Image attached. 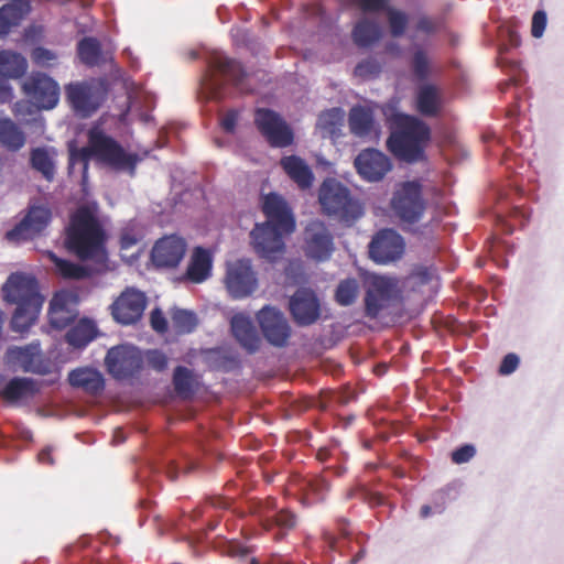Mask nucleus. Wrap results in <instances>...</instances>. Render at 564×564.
<instances>
[{
  "mask_svg": "<svg viewBox=\"0 0 564 564\" xmlns=\"http://www.w3.org/2000/svg\"><path fill=\"white\" fill-rule=\"evenodd\" d=\"M87 137V145L72 151L69 155L70 165H74L77 161L83 163L84 181L86 180L90 159H95L113 171H124L131 176L135 174L137 164L140 162V156L137 153L127 152L117 140L100 128H91Z\"/></svg>",
  "mask_w": 564,
  "mask_h": 564,
  "instance_id": "f257e3e1",
  "label": "nucleus"
},
{
  "mask_svg": "<svg viewBox=\"0 0 564 564\" xmlns=\"http://www.w3.org/2000/svg\"><path fill=\"white\" fill-rule=\"evenodd\" d=\"M1 292L7 304L17 305L10 319L11 329L15 333L28 332L36 322L44 301L36 279L23 272H13L2 284Z\"/></svg>",
  "mask_w": 564,
  "mask_h": 564,
  "instance_id": "f03ea898",
  "label": "nucleus"
},
{
  "mask_svg": "<svg viewBox=\"0 0 564 564\" xmlns=\"http://www.w3.org/2000/svg\"><path fill=\"white\" fill-rule=\"evenodd\" d=\"M105 232L94 213L79 207L70 217L66 229L65 246L82 261L104 263L107 260Z\"/></svg>",
  "mask_w": 564,
  "mask_h": 564,
  "instance_id": "7ed1b4c3",
  "label": "nucleus"
},
{
  "mask_svg": "<svg viewBox=\"0 0 564 564\" xmlns=\"http://www.w3.org/2000/svg\"><path fill=\"white\" fill-rule=\"evenodd\" d=\"M430 141L431 128L423 120L405 113L393 116L387 148L395 158L408 163L422 161Z\"/></svg>",
  "mask_w": 564,
  "mask_h": 564,
  "instance_id": "20e7f679",
  "label": "nucleus"
},
{
  "mask_svg": "<svg viewBox=\"0 0 564 564\" xmlns=\"http://www.w3.org/2000/svg\"><path fill=\"white\" fill-rule=\"evenodd\" d=\"M208 74L206 75V88L212 98L223 99L227 85L235 87L240 93H251V87L247 84V72L242 64L235 58L223 54H215L208 63Z\"/></svg>",
  "mask_w": 564,
  "mask_h": 564,
  "instance_id": "39448f33",
  "label": "nucleus"
},
{
  "mask_svg": "<svg viewBox=\"0 0 564 564\" xmlns=\"http://www.w3.org/2000/svg\"><path fill=\"white\" fill-rule=\"evenodd\" d=\"M323 212L344 221L356 220L362 215V207L352 198L348 187L335 178H326L318 191Z\"/></svg>",
  "mask_w": 564,
  "mask_h": 564,
  "instance_id": "423d86ee",
  "label": "nucleus"
},
{
  "mask_svg": "<svg viewBox=\"0 0 564 564\" xmlns=\"http://www.w3.org/2000/svg\"><path fill=\"white\" fill-rule=\"evenodd\" d=\"M397 281L382 275H371L366 281L365 315L371 319L378 318L383 312L394 305L399 297Z\"/></svg>",
  "mask_w": 564,
  "mask_h": 564,
  "instance_id": "0eeeda50",
  "label": "nucleus"
},
{
  "mask_svg": "<svg viewBox=\"0 0 564 564\" xmlns=\"http://www.w3.org/2000/svg\"><path fill=\"white\" fill-rule=\"evenodd\" d=\"M391 207L395 216L404 224H417L426 209L422 185L416 181H408L393 193Z\"/></svg>",
  "mask_w": 564,
  "mask_h": 564,
  "instance_id": "6e6552de",
  "label": "nucleus"
},
{
  "mask_svg": "<svg viewBox=\"0 0 564 564\" xmlns=\"http://www.w3.org/2000/svg\"><path fill=\"white\" fill-rule=\"evenodd\" d=\"M3 362L12 370L46 376L52 372V364L42 352L39 340L24 346H9L3 355Z\"/></svg>",
  "mask_w": 564,
  "mask_h": 564,
  "instance_id": "1a4fd4ad",
  "label": "nucleus"
},
{
  "mask_svg": "<svg viewBox=\"0 0 564 564\" xmlns=\"http://www.w3.org/2000/svg\"><path fill=\"white\" fill-rule=\"evenodd\" d=\"M105 365L109 375L117 380H128L138 376L143 368L141 351L127 345H119L108 350Z\"/></svg>",
  "mask_w": 564,
  "mask_h": 564,
  "instance_id": "9d476101",
  "label": "nucleus"
},
{
  "mask_svg": "<svg viewBox=\"0 0 564 564\" xmlns=\"http://www.w3.org/2000/svg\"><path fill=\"white\" fill-rule=\"evenodd\" d=\"M290 234L274 225L256 224L250 232V243L260 258L275 262L282 258L285 250L284 236Z\"/></svg>",
  "mask_w": 564,
  "mask_h": 564,
  "instance_id": "9b49d317",
  "label": "nucleus"
},
{
  "mask_svg": "<svg viewBox=\"0 0 564 564\" xmlns=\"http://www.w3.org/2000/svg\"><path fill=\"white\" fill-rule=\"evenodd\" d=\"M254 123L271 147L286 148L293 143V131L278 112L259 108L254 113Z\"/></svg>",
  "mask_w": 564,
  "mask_h": 564,
  "instance_id": "f8f14e48",
  "label": "nucleus"
},
{
  "mask_svg": "<svg viewBox=\"0 0 564 564\" xmlns=\"http://www.w3.org/2000/svg\"><path fill=\"white\" fill-rule=\"evenodd\" d=\"M276 509L275 498L269 497L263 501H260L254 507L253 512L259 519L260 525L265 530L270 531L273 528H279L280 533L275 535V540H281L289 531L293 530L297 524L296 514L290 509H281L273 513Z\"/></svg>",
  "mask_w": 564,
  "mask_h": 564,
  "instance_id": "ddd939ff",
  "label": "nucleus"
},
{
  "mask_svg": "<svg viewBox=\"0 0 564 564\" xmlns=\"http://www.w3.org/2000/svg\"><path fill=\"white\" fill-rule=\"evenodd\" d=\"M257 321L263 337L274 347H285L292 335V328L284 314L272 306H264L257 313Z\"/></svg>",
  "mask_w": 564,
  "mask_h": 564,
  "instance_id": "4468645a",
  "label": "nucleus"
},
{
  "mask_svg": "<svg viewBox=\"0 0 564 564\" xmlns=\"http://www.w3.org/2000/svg\"><path fill=\"white\" fill-rule=\"evenodd\" d=\"M226 286L232 299L251 295L258 288V279L248 259L236 260L227 265Z\"/></svg>",
  "mask_w": 564,
  "mask_h": 564,
  "instance_id": "2eb2a0df",
  "label": "nucleus"
},
{
  "mask_svg": "<svg viewBox=\"0 0 564 564\" xmlns=\"http://www.w3.org/2000/svg\"><path fill=\"white\" fill-rule=\"evenodd\" d=\"M51 219L52 213L47 207L30 206L25 216L6 232V238L11 242L32 240L41 235Z\"/></svg>",
  "mask_w": 564,
  "mask_h": 564,
  "instance_id": "dca6fc26",
  "label": "nucleus"
},
{
  "mask_svg": "<svg viewBox=\"0 0 564 564\" xmlns=\"http://www.w3.org/2000/svg\"><path fill=\"white\" fill-rule=\"evenodd\" d=\"M405 242L400 234L393 229H381L369 243V256L379 264H387L399 260L404 253Z\"/></svg>",
  "mask_w": 564,
  "mask_h": 564,
  "instance_id": "f3484780",
  "label": "nucleus"
},
{
  "mask_svg": "<svg viewBox=\"0 0 564 564\" xmlns=\"http://www.w3.org/2000/svg\"><path fill=\"white\" fill-rule=\"evenodd\" d=\"M23 91L41 109L54 108L59 99V87L50 76L34 73L23 83Z\"/></svg>",
  "mask_w": 564,
  "mask_h": 564,
  "instance_id": "a211bd4d",
  "label": "nucleus"
},
{
  "mask_svg": "<svg viewBox=\"0 0 564 564\" xmlns=\"http://www.w3.org/2000/svg\"><path fill=\"white\" fill-rule=\"evenodd\" d=\"M304 236L308 257L318 261H324L330 257L334 251L333 235L323 221L317 219L310 221Z\"/></svg>",
  "mask_w": 564,
  "mask_h": 564,
  "instance_id": "6ab92c4d",
  "label": "nucleus"
},
{
  "mask_svg": "<svg viewBox=\"0 0 564 564\" xmlns=\"http://www.w3.org/2000/svg\"><path fill=\"white\" fill-rule=\"evenodd\" d=\"M28 68V62L23 55L12 51H0V102H9L13 98V91L9 85V78L23 76Z\"/></svg>",
  "mask_w": 564,
  "mask_h": 564,
  "instance_id": "aec40b11",
  "label": "nucleus"
},
{
  "mask_svg": "<svg viewBox=\"0 0 564 564\" xmlns=\"http://www.w3.org/2000/svg\"><path fill=\"white\" fill-rule=\"evenodd\" d=\"M186 242L175 235L159 239L152 248L151 260L156 268H176L185 256Z\"/></svg>",
  "mask_w": 564,
  "mask_h": 564,
  "instance_id": "412c9836",
  "label": "nucleus"
},
{
  "mask_svg": "<svg viewBox=\"0 0 564 564\" xmlns=\"http://www.w3.org/2000/svg\"><path fill=\"white\" fill-rule=\"evenodd\" d=\"M358 174L368 182L381 181L391 170L390 159L376 149L362 150L355 159Z\"/></svg>",
  "mask_w": 564,
  "mask_h": 564,
  "instance_id": "4be33fe9",
  "label": "nucleus"
},
{
  "mask_svg": "<svg viewBox=\"0 0 564 564\" xmlns=\"http://www.w3.org/2000/svg\"><path fill=\"white\" fill-rule=\"evenodd\" d=\"M145 305L144 293L128 289L112 304V315L119 323L130 325L141 318Z\"/></svg>",
  "mask_w": 564,
  "mask_h": 564,
  "instance_id": "5701e85b",
  "label": "nucleus"
},
{
  "mask_svg": "<svg viewBox=\"0 0 564 564\" xmlns=\"http://www.w3.org/2000/svg\"><path fill=\"white\" fill-rule=\"evenodd\" d=\"M290 311L297 325L308 326L319 318V301L312 290L299 289L290 300Z\"/></svg>",
  "mask_w": 564,
  "mask_h": 564,
  "instance_id": "b1692460",
  "label": "nucleus"
},
{
  "mask_svg": "<svg viewBox=\"0 0 564 564\" xmlns=\"http://www.w3.org/2000/svg\"><path fill=\"white\" fill-rule=\"evenodd\" d=\"M262 212L267 217L264 224L280 227L286 232H293L295 229V219L285 199L270 193L263 197Z\"/></svg>",
  "mask_w": 564,
  "mask_h": 564,
  "instance_id": "393cba45",
  "label": "nucleus"
},
{
  "mask_svg": "<svg viewBox=\"0 0 564 564\" xmlns=\"http://www.w3.org/2000/svg\"><path fill=\"white\" fill-rule=\"evenodd\" d=\"M67 98L73 109L83 118L90 117L101 104L99 91L85 83L69 85Z\"/></svg>",
  "mask_w": 564,
  "mask_h": 564,
  "instance_id": "a878e982",
  "label": "nucleus"
},
{
  "mask_svg": "<svg viewBox=\"0 0 564 564\" xmlns=\"http://www.w3.org/2000/svg\"><path fill=\"white\" fill-rule=\"evenodd\" d=\"M41 391V384L31 377H13L0 391V398L8 404H19L33 399Z\"/></svg>",
  "mask_w": 564,
  "mask_h": 564,
  "instance_id": "bb28decb",
  "label": "nucleus"
},
{
  "mask_svg": "<svg viewBox=\"0 0 564 564\" xmlns=\"http://www.w3.org/2000/svg\"><path fill=\"white\" fill-rule=\"evenodd\" d=\"M230 326L234 337L243 349L249 354H254L259 350L261 339L252 321L248 316L236 314L231 318Z\"/></svg>",
  "mask_w": 564,
  "mask_h": 564,
  "instance_id": "cd10ccee",
  "label": "nucleus"
},
{
  "mask_svg": "<svg viewBox=\"0 0 564 564\" xmlns=\"http://www.w3.org/2000/svg\"><path fill=\"white\" fill-rule=\"evenodd\" d=\"M280 165L300 189L306 191L313 186L314 173L302 158L297 155L283 156L280 160Z\"/></svg>",
  "mask_w": 564,
  "mask_h": 564,
  "instance_id": "c85d7f7f",
  "label": "nucleus"
},
{
  "mask_svg": "<svg viewBox=\"0 0 564 564\" xmlns=\"http://www.w3.org/2000/svg\"><path fill=\"white\" fill-rule=\"evenodd\" d=\"M348 122L351 133L356 137L376 139L379 135L373 112L370 108L364 106L352 107L349 111Z\"/></svg>",
  "mask_w": 564,
  "mask_h": 564,
  "instance_id": "c756f323",
  "label": "nucleus"
},
{
  "mask_svg": "<svg viewBox=\"0 0 564 564\" xmlns=\"http://www.w3.org/2000/svg\"><path fill=\"white\" fill-rule=\"evenodd\" d=\"M68 382L72 387L84 390L86 393L97 395L105 389L102 375L94 368L80 367L68 373Z\"/></svg>",
  "mask_w": 564,
  "mask_h": 564,
  "instance_id": "7c9ffc66",
  "label": "nucleus"
},
{
  "mask_svg": "<svg viewBox=\"0 0 564 564\" xmlns=\"http://www.w3.org/2000/svg\"><path fill=\"white\" fill-rule=\"evenodd\" d=\"M416 110L424 117H436L443 108L441 91L433 84L422 85L416 93Z\"/></svg>",
  "mask_w": 564,
  "mask_h": 564,
  "instance_id": "2f4dec72",
  "label": "nucleus"
},
{
  "mask_svg": "<svg viewBox=\"0 0 564 564\" xmlns=\"http://www.w3.org/2000/svg\"><path fill=\"white\" fill-rule=\"evenodd\" d=\"M212 267L210 252L202 247H196L186 270V279L193 283H202L210 276Z\"/></svg>",
  "mask_w": 564,
  "mask_h": 564,
  "instance_id": "473e14b6",
  "label": "nucleus"
},
{
  "mask_svg": "<svg viewBox=\"0 0 564 564\" xmlns=\"http://www.w3.org/2000/svg\"><path fill=\"white\" fill-rule=\"evenodd\" d=\"M381 36L380 24L367 17L359 19L351 31L352 41L359 47H369L377 43Z\"/></svg>",
  "mask_w": 564,
  "mask_h": 564,
  "instance_id": "72a5a7b5",
  "label": "nucleus"
},
{
  "mask_svg": "<svg viewBox=\"0 0 564 564\" xmlns=\"http://www.w3.org/2000/svg\"><path fill=\"white\" fill-rule=\"evenodd\" d=\"M26 142L23 130L10 118H0V145L8 151L18 152Z\"/></svg>",
  "mask_w": 564,
  "mask_h": 564,
  "instance_id": "f704fd0d",
  "label": "nucleus"
},
{
  "mask_svg": "<svg viewBox=\"0 0 564 564\" xmlns=\"http://www.w3.org/2000/svg\"><path fill=\"white\" fill-rule=\"evenodd\" d=\"M97 333L96 324L90 319L83 318L68 329L65 340L75 348H83L96 338Z\"/></svg>",
  "mask_w": 564,
  "mask_h": 564,
  "instance_id": "c9c22d12",
  "label": "nucleus"
},
{
  "mask_svg": "<svg viewBox=\"0 0 564 564\" xmlns=\"http://www.w3.org/2000/svg\"><path fill=\"white\" fill-rule=\"evenodd\" d=\"M54 154L55 151L53 149L44 147L34 148L30 153V164L32 169L41 173L48 182H52L55 176Z\"/></svg>",
  "mask_w": 564,
  "mask_h": 564,
  "instance_id": "e433bc0d",
  "label": "nucleus"
},
{
  "mask_svg": "<svg viewBox=\"0 0 564 564\" xmlns=\"http://www.w3.org/2000/svg\"><path fill=\"white\" fill-rule=\"evenodd\" d=\"M29 12L26 2L7 3L0 8V35H7L13 26L21 23Z\"/></svg>",
  "mask_w": 564,
  "mask_h": 564,
  "instance_id": "4c0bfd02",
  "label": "nucleus"
},
{
  "mask_svg": "<svg viewBox=\"0 0 564 564\" xmlns=\"http://www.w3.org/2000/svg\"><path fill=\"white\" fill-rule=\"evenodd\" d=\"M77 56L88 67L98 66L102 63L101 44L96 37L85 36L77 43Z\"/></svg>",
  "mask_w": 564,
  "mask_h": 564,
  "instance_id": "58836bf2",
  "label": "nucleus"
},
{
  "mask_svg": "<svg viewBox=\"0 0 564 564\" xmlns=\"http://www.w3.org/2000/svg\"><path fill=\"white\" fill-rule=\"evenodd\" d=\"M48 259L55 265L56 272L66 280H83L89 278L91 271L89 268L74 263L69 260L57 257L54 252H48Z\"/></svg>",
  "mask_w": 564,
  "mask_h": 564,
  "instance_id": "ea45409f",
  "label": "nucleus"
},
{
  "mask_svg": "<svg viewBox=\"0 0 564 564\" xmlns=\"http://www.w3.org/2000/svg\"><path fill=\"white\" fill-rule=\"evenodd\" d=\"M73 313L66 307L65 304L59 303L55 296L50 304L48 318L50 324L55 329H64L74 321Z\"/></svg>",
  "mask_w": 564,
  "mask_h": 564,
  "instance_id": "a19ab883",
  "label": "nucleus"
},
{
  "mask_svg": "<svg viewBox=\"0 0 564 564\" xmlns=\"http://www.w3.org/2000/svg\"><path fill=\"white\" fill-rule=\"evenodd\" d=\"M173 384L176 393L183 398H189L194 393L192 372L186 367L178 366L175 368Z\"/></svg>",
  "mask_w": 564,
  "mask_h": 564,
  "instance_id": "79ce46f5",
  "label": "nucleus"
},
{
  "mask_svg": "<svg viewBox=\"0 0 564 564\" xmlns=\"http://www.w3.org/2000/svg\"><path fill=\"white\" fill-rule=\"evenodd\" d=\"M411 70L417 82H426L431 75V63L427 53L417 48L411 58Z\"/></svg>",
  "mask_w": 564,
  "mask_h": 564,
  "instance_id": "37998d69",
  "label": "nucleus"
},
{
  "mask_svg": "<svg viewBox=\"0 0 564 564\" xmlns=\"http://www.w3.org/2000/svg\"><path fill=\"white\" fill-rule=\"evenodd\" d=\"M359 285L356 279H346L340 281L336 289L335 300L339 305H351L358 295Z\"/></svg>",
  "mask_w": 564,
  "mask_h": 564,
  "instance_id": "c03bdc74",
  "label": "nucleus"
},
{
  "mask_svg": "<svg viewBox=\"0 0 564 564\" xmlns=\"http://www.w3.org/2000/svg\"><path fill=\"white\" fill-rule=\"evenodd\" d=\"M390 33L393 37H401L406 30L409 17L405 12L389 7L386 11Z\"/></svg>",
  "mask_w": 564,
  "mask_h": 564,
  "instance_id": "a18cd8bd",
  "label": "nucleus"
},
{
  "mask_svg": "<svg viewBox=\"0 0 564 564\" xmlns=\"http://www.w3.org/2000/svg\"><path fill=\"white\" fill-rule=\"evenodd\" d=\"M171 319L175 330L182 334L193 332L197 325L196 315L186 310H175Z\"/></svg>",
  "mask_w": 564,
  "mask_h": 564,
  "instance_id": "49530a36",
  "label": "nucleus"
},
{
  "mask_svg": "<svg viewBox=\"0 0 564 564\" xmlns=\"http://www.w3.org/2000/svg\"><path fill=\"white\" fill-rule=\"evenodd\" d=\"M302 488L306 490L305 499L310 500V502H315L324 499L329 484L323 477H314L305 479Z\"/></svg>",
  "mask_w": 564,
  "mask_h": 564,
  "instance_id": "de8ad7c7",
  "label": "nucleus"
},
{
  "mask_svg": "<svg viewBox=\"0 0 564 564\" xmlns=\"http://www.w3.org/2000/svg\"><path fill=\"white\" fill-rule=\"evenodd\" d=\"M341 119V110L339 108H332L319 115L317 124L323 131L332 134L340 124Z\"/></svg>",
  "mask_w": 564,
  "mask_h": 564,
  "instance_id": "09e8293b",
  "label": "nucleus"
},
{
  "mask_svg": "<svg viewBox=\"0 0 564 564\" xmlns=\"http://www.w3.org/2000/svg\"><path fill=\"white\" fill-rule=\"evenodd\" d=\"M351 3L364 13H386L390 7L389 0H351Z\"/></svg>",
  "mask_w": 564,
  "mask_h": 564,
  "instance_id": "8fccbe9b",
  "label": "nucleus"
},
{
  "mask_svg": "<svg viewBox=\"0 0 564 564\" xmlns=\"http://www.w3.org/2000/svg\"><path fill=\"white\" fill-rule=\"evenodd\" d=\"M380 73V65L375 59H365L355 67V75L362 78L377 76Z\"/></svg>",
  "mask_w": 564,
  "mask_h": 564,
  "instance_id": "3c124183",
  "label": "nucleus"
},
{
  "mask_svg": "<svg viewBox=\"0 0 564 564\" xmlns=\"http://www.w3.org/2000/svg\"><path fill=\"white\" fill-rule=\"evenodd\" d=\"M57 55L45 47L39 46L32 51V59L39 66H51Z\"/></svg>",
  "mask_w": 564,
  "mask_h": 564,
  "instance_id": "603ef678",
  "label": "nucleus"
},
{
  "mask_svg": "<svg viewBox=\"0 0 564 564\" xmlns=\"http://www.w3.org/2000/svg\"><path fill=\"white\" fill-rule=\"evenodd\" d=\"M147 362L150 368L161 372L167 368V357L160 350H149L147 352Z\"/></svg>",
  "mask_w": 564,
  "mask_h": 564,
  "instance_id": "864d4df0",
  "label": "nucleus"
},
{
  "mask_svg": "<svg viewBox=\"0 0 564 564\" xmlns=\"http://www.w3.org/2000/svg\"><path fill=\"white\" fill-rule=\"evenodd\" d=\"M476 454V448L471 444H465L452 452L451 458L454 464L460 465L469 462Z\"/></svg>",
  "mask_w": 564,
  "mask_h": 564,
  "instance_id": "5fc2aeb1",
  "label": "nucleus"
},
{
  "mask_svg": "<svg viewBox=\"0 0 564 564\" xmlns=\"http://www.w3.org/2000/svg\"><path fill=\"white\" fill-rule=\"evenodd\" d=\"M546 13L543 10H538L532 17L531 34L533 37L539 39L543 35L546 28Z\"/></svg>",
  "mask_w": 564,
  "mask_h": 564,
  "instance_id": "6e6d98bb",
  "label": "nucleus"
},
{
  "mask_svg": "<svg viewBox=\"0 0 564 564\" xmlns=\"http://www.w3.org/2000/svg\"><path fill=\"white\" fill-rule=\"evenodd\" d=\"M415 30L416 32L431 35L440 30V22L427 15H422L415 24Z\"/></svg>",
  "mask_w": 564,
  "mask_h": 564,
  "instance_id": "4d7b16f0",
  "label": "nucleus"
},
{
  "mask_svg": "<svg viewBox=\"0 0 564 564\" xmlns=\"http://www.w3.org/2000/svg\"><path fill=\"white\" fill-rule=\"evenodd\" d=\"M152 328L158 333H165L167 330V321L160 308H154L150 317Z\"/></svg>",
  "mask_w": 564,
  "mask_h": 564,
  "instance_id": "13d9d810",
  "label": "nucleus"
},
{
  "mask_svg": "<svg viewBox=\"0 0 564 564\" xmlns=\"http://www.w3.org/2000/svg\"><path fill=\"white\" fill-rule=\"evenodd\" d=\"M519 366V357L516 354H508L503 357L500 366L499 373L500 375H510Z\"/></svg>",
  "mask_w": 564,
  "mask_h": 564,
  "instance_id": "bf43d9fd",
  "label": "nucleus"
},
{
  "mask_svg": "<svg viewBox=\"0 0 564 564\" xmlns=\"http://www.w3.org/2000/svg\"><path fill=\"white\" fill-rule=\"evenodd\" d=\"M237 120H238V112L235 111V110H229L223 118H221V121H220V126L221 128L226 131V132H234L235 130V127H236V123H237Z\"/></svg>",
  "mask_w": 564,
  "mask_h": 564,
  "instance_id": "052dcab7",
  "label": "nucleus"
},
{
  "mask_svg": "<svg viewBox=\"0 0 564 564\" xmlns=\"http://www.w3.org/2000/svg\"><path fill=\"white\" fill-rule=\"evenodd\" d=\"M210 505L218 509H228L231 505V500L224 497H214L210 499Z\"/></svg>",
  "mask_w": 564,
  "mask_h": 564,
  "instance_id": "680f3d73",
  "label": "nucleus"
},
{
  "mask_svg": "<svg viewBox=\"0 0 564 564\" xmlns=\"http://www.w3.org/2000/svg\"><path fill=\"white\" fill-rule=\"evenodd\" d=\"M248 549L241 546L238 543H230L229 545V553L231 556L243 557L248 554Z\"/></svg>",
  "mask_w": 564,
  "mask_h": 564,
  "instance_id": "e2e57ef3",
  "label": "nucleus"
},
{
  "mask_svg": "<svg viewBox=\"0 0 564 564\" xmlns=\"http://www.w3.org/2000/svg\"><path fill=\"white\" fill-rule=\"evenodd\" d=\"M37 459L42 464H47V465L54 464L52 451L50 448L42 449L37 455Z\"/></svg>",
  "mask_w": 564,
  "mask_h": 564,
  "instance_id": "0e129e2a",
  "label": "nucleus"
},
{
  "mask_svg": "<svg viewBox=\"0 0 564 564\" xmlns=\"http://www.w3.org/2000/svg\"><path fill=\"white\" fill-rule=\"evenodd\" d=\"M366 499L371 506H380L384 502V497L378 492H368Z\"/></svg>",
  "mask_w": 564,
  "mask_h": 564,
  "instance_id": "69168bd1",
  "label": "nucleus"
},
{
  "mask_svg": "<svg viewBox=\"0 0 564 564\" xmlns=\"http://www.w3.org/2000/svg\"><path fill=\"white\" fill-rule=\"evenodd\" d=\"M339 530H340V533L343 536H348L349 535V531H348V522L346 520H340L339 523Z\"/></svg>",
  "mask_w": 564,
  "mask_h": 564,
  "instance_id": "338daca9",
  "label": "nucleus"
},
{
  "mask_svg": "<svg viewBox=\"0 0 564 564\" xmlns=\"http://www.w3.org/2000/svg\"><path fill=\"white\" fill-rule=\"evenodd\" d=\"M432 512V508L429 505H424L420 509L421 518H427Z\"/></svg>",
  "mask_w": 564,
  "mask_h": 564,
  "instance_id": "774afa93",
  "label": "nucleus"
}]
</instances>
